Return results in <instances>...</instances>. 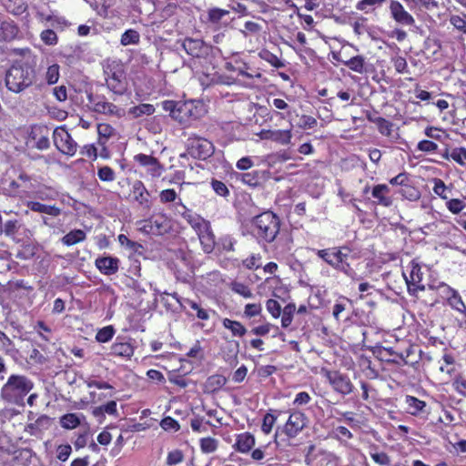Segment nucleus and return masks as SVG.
I'll return each instance as SVG.
<instances>
[{
    "instance_id": "nucleus-32",
    "label": "nucleus",
    "mask_w": 466,
    "mask_h": 466,
    "mask_svg": "<svg viewBox=\"0 0 466 466\" xmlns=\"http://www.w3.org/2000/svg\"><path fill=\"white\" fill-rule=\"evenodd\" d=\"M369 120L377 125V127L381 135L386 137L391 136L393 127L391 122L380 116H376L375 119L369 117Z\"/></svg>"
},
{
    "instance_id": "nucleus-4",
    "label": "nucleus",
    "mask_w": 466,
    "mask_h": 466,
    "mask_svg": "<svg viewBox=\"0 0 466 466\" xmlns=\"http://www.w3.org/2000/svg\"><path fill=\"white\" fill-rule=\"evenodd\" d=\"M35 79V71L27 64L13 65L6 72L5 86L11 92L21 93L29 87Z\"/></svg>"
},
{
    "instance_id": "nucleus-22",
    "label": "nucleus",
    "mask_w": 466,
    "mask_h": 466,
    "mask_svg": "<svg viewBox=\"0 0 466 466\" xmlns=\"http://www.w3.org/2000/svg\"><path fill=\"white\" fill-rule=\"evenodd\" d=\"M197 233L203 246L204 251L210 253L213 250L215 245V236L211 230L210 224L208 223L205 228H201Z\"/></svg>"
},
{
    "instance_id": "nucleus-46",
    "label": "nucleus",
    "mask_w": 466,
    "mask_h": 466,
    "mask_svg": "<svg viewBox=\"0 0 466 466\" xmlns=\"http://www.w3.org/2000/svg\"><path fill=\"white\" fill-rule=\"evenodd\" d=\"M115 334V329L112 326H106L101 329L96 336V339L99 342H107L109 341Z\"/></svg>"
},
{
    "instance_id": "nucleus-19",
    "label": "nucleus",
    "mask_w": 466,
    "mask_h": 466,
    "mask_svg": "<svg viewBox=\"0 0 466 466\" xmlns=\"http://www.w3.org/2000/svg\"><path fill=\"white\" fill-rule=\"evenodd\" d=\"M96 267L104 275H113L117 272L119 259L113 257H100L96 259Z\"/></svg>"
},
{
    "instance_id": "nucleus-63",
    "label": "nucleus",
    "mask_w": 466,
    "mask_h": 466,
    "mask_svg": "<svg viewBox=\"0 0 466 466\" xmlns=\"http://www.w3.org/2000/svg\"><path fill=\"white\" fill-rule=\"evenodd\" d=\"M417 148L422 152H435L438 145L430 140H421L418 143Z\"/></svg>"
},
{
    "instance_id": "nucleus-45",
    "label": "nucleus",
    "mask_w": 466,
    "mask_h": 466,
    "mask_svg": "<svg viewBox=\"0 0 466 466\" xmlns=\"http://www.w3.org/2000/svg\"><path fill=\"white\" fill-rule=\"evenodd\" d=\"M370 458L372 461L380 466H390V457L384 451L370 452Z\"/></svg>"
},
{
    "instance_id": "nucleus-41",
    "label": "nucleus",
    "mask_w": 466,
    "mask_h": 466,
    "mask_svg": "<svg viewBox=\"0 0 466 466\" xmlns=\"http://www.w3.org/2000/svg\"><path fill=\"white\" fill-rule=\"evenodd\" d=\"M149 223L153 226L155 235H160L167 231V220L164 217H151Z\"/></svg>"
},
{
    "instance_id": "nucleus-2",
    "label": "nucleus",
    "mask_w": 466,
    "mask_h": 466,
    "mask_svg": "<svg viewBox=\"0 0 466 466\" xmlns=\"http://www.w3.org/2000/svg\"><path fill=\"white\" fill-rule=\"evenodd\" d=\"M33 387L34 383L25 376L11 375L2 388V396L11 404L25 406V398Z\"/></svg>"
},
{
    "instance_id": "nucleus-50",
    "label": "nucleus",
    "mask_w": 466,
    "mask_h": 466,
    "mask_svg": "<svg viewBox=\"0 0 466 466\" xmlns=\"http://www.w3.org/2000/svg\"><path fill=\"white\" fill-rule=\"evenodd\" d=\"M97 176L100 180L106 182H111L116 178L114 170L107 166L101 167L97 171Z\"/></svg>"
},
{
    "instance_id": "nucleus-64",
    "label": "nucleus",
    "mask_w": 466,
    "mask_h": 466,
    "mask_svg": "<svg viewBox=\"0 0 466 466\" xmlns=\"http://www.w3.org/2000/svg\"><path fill=\"white\" fill-rule=\"evenodd\" d=\"M393 66L398 73H406L408 68L407 61L402 56H396L392 59Z\"/></svg>"
},
{
    "instance_id": "nucleus-58",
    "label": "nucleus",
    "mask_w": 466,
    "mask_h": 466,
    "mask_svg": "<svg viewBox=\"0 0 466 466\" xmlns=\"http://www.w3.org/2000/svg\"><path fill=\"white\" fill-rule=\"evenodd\" d=\"M211 187L218 196L226 197L229 193L228 187L222 181L213 179L211 181Z\"/></svg>"
},
{
    "instance_id": "nucleus-60",
    "label": "nucleus",
    "mask_w": 466,
    "mask_h": 466,
    "mask_svg": "<svg viewBox=\"0 0 466 466\" xmlns=\"http://www.w3.org/2000/svg\"><path fill=\"white\" fill-rule=\"evenodd\" d=\"M72 451V448L69 444H63L57 447V459L61 461H66Z\"/></svg>"
},
{
    "instance_id": "nucleus-52",
    "label": "nucleus",
    "mask_w": 466,
    "mask_h": 466,
    "mask_svg": "<svg viewBox=\"0 0 466 466\" xmlns=\"http://www.w3.org/2000/svg\"><path fill=\"white\" fill-rule=\"evenodd\" d=\"M267 310L271 314V316L275 319L279 318L281 314V306L280 304L272 299H269L266 302Z\"/></svg>"
},
{
    "instance_id": "nucleus-57",
    "label": "nucleus",
    "mask_w": 466,
    "mask_h": 466,
    "mask_svg": "<svg viewBox=\"0 0 466 466\" xmlns=\"http://www.w3.org/2000/svg\"><path fill=\"white\" fill-rule=\"evenodd\" d=\"M46 78L49 85H53L58 81L59 67L57 65H53L47 68Z\"/></svg>"
},
{
    "instance_id": "nucleus-17",
    "label": "nucleus",
    "mask_w": 466,
    "mask_h": 466,
    "mask_svg": "<svg viewBox=\"0 0 466 466\" xmlns=\"http://www.w3.org/2000/svg\"><path fill=\"white\" fill-rule=\"evenodd\" d=\"M256 444L255 437L248 431H245L236 435V441L233 448L239 453H248L252 451Z\"/></svg>"
},
{
    "instance_id": "nucleus-26",
    "label": "nucleus",
    "mask_w": 466,
    "mask_h": 466,
    "mask_svg": "<svg viewBox=\"0 0 466 466\" xmlns=\"http://www.w3.org/2000/svg\"><path fill=\"white\" fill-rule=\"evenodd\" d=\"M86 232L82 229H74L66 234L62 238L61 242L66 246H73L86 239Z\"/></svg>"
},
{
    "instance_id": "nucleus-3",
    "label": "nucleus",
    "mask_w": 466,
    "mask_h": 466,
    "mask_svg": "<svg viewBox=\"0 0 466 466\" xmlns=\"http://www.w3.org/2000/svg\"><path fill=\"white\" fill-rule=\"evenodd\" d=\"M163 108L170 113L173 119L182 125H190L202 114V106L194 101H164Z\"/></svg>"
},
{
    "instance_id": "nucleus-39",
    "label": "nucleus",
    "mask_w": 466,
    "mask_h": 466,
    "mask_svg": "<svg viewBox=\"0 0 466 466\" xmlns=\"http://www.w3.org/2000/svg\"><path fill=\"white\" fill-rule=\"evenodd\" d=\"M295 309L296 307L293 303H289L284 307L281 318V326L283 328H288L291 324Z\"/></svg>"
},
{
    "instance_id": "nucleus-5",
    "label": "nucleus",
    "mask_w": 466,
    "mask_h": 466,
    "mask_svg": "<svg viewBox=\"0 0 466 466\" xmlns=\"http://www.w3.org/2000/svg\"><path fill=\"white\" fill-rule=\"evenodd\" d=\"M87 108L96 114L108 117L121 118L125 116V109L111 102L104 94L86 90Z\"/></svg>"
},
{
    "instance_id": "nucleus-13",
    "label": "nucleus",
    "mask_w": 466,
    "mask_h": 466,
    "mask_svg": "<svg viewBox=\"0 0 466 466\" xmlns=\"http://www.w3.org/2000/svg\"><path fill=\"white\" fill-rule=\"evenodd\" d=\"M106 75V83L110 91L116 95H122L125 92V85L123 83L124 73L122 69L117 66L116 69L107 68L105 70Z\"/></svg>"
},
{
    "instance_id": "nucleus-6",
    "label": "nucleus",
    "mask_w": 466,
    "mask_h": 466,
    "mask_svg": "<svg viewBox=\"0 0 466 466\" xmlns=\"http://www.w3.org/2000/svg\"><path fill=\"white\" fill-rule=\"evenodd\" d=\"M350 248L347 247H333L328 248L324 261L338 271L344 273L352 279H358L356 271L348 262Z\"/></svg>"
},
{
    "instance_id": "nucleus-8",
    "label": "nucleus",
    "mask_w": 466,
    "mask_h": 466,
    "mask_svg": "<svg viewBox=\"0 0 466 466\" xmlns=\"http://www.w3.org/2000/svg\"><path fill=\"white\" fill-rule=\"evenodd\" d=\"M402 275L410 294H415L417 290H424L425 287L420 285L423 273L420 266L415 260H411L407 265L406 271H403Z\"/></svg>"
},
{
    "instance_id": "nucleus-18",
    "label": "nucleus",
    "mask_w": 466,
    "mask_h": 466,
    "mask_svg": "<svg viewBox=\"0 0 466 466\" xmlns=\"http://www.w3.org/2000/svg\"><path fill=\"white\" fill-rule=\"evenodd\" d=\"M328 378L332 384L333 388L342 393V394H348L352 390V384L350 380V379L337 371L334 372H329Z\"/></svg>"
},
{
    "instance_id": "nucleus-14",
    "label": "nucleus",
    "mask_w": 466,
    "mask_h": 466,
    "mask_svg": "<svg viewBox=\"0 0 466 466\" xmlns=\"http://www.w3.org/2000/svg\"><path fill=\"white\" fill-rule=\"evenodd\" d=\"M307 424V418L300 410H294L289 414L284 430L289 437H295Z\"/></svg>"
},
{
    "instance_id": "nucleus-37",
    "label": "nucleus",
    "mask_w": 466,
    "mask_h": 466,
    "mask_svg": "<svg viewBox=\"0 0 466 466\" xmlns=\"http://www.w3.org/2000/svg\"><path fill=\"white\" fill-rule=\"evenodd\" d=\"M199 447L203 453H212L217 451L218 441L212 437H205L199 440Z\"/></svg>"
},
{
    "instance_id": "nucleus-42",
    "label": "nucleus",
    "mask_w": 466,
    "mask_h": 466,
    "mask_svg": "<svg viewBox=\"0 0 466 466\" xmlns=\"http://www.w3.org/2000/svg\"><path fill=\"white\" fill-rule=\"evenodd\" d=\"M184 453L179 449H175L167 453L166 464L168 466L177 465L184 461Z\"/></svg>"
},
{
    "instance_id": "nucleus-38",
    "label": "nucleus",
    "mask_w": 466,
    "mask_h": 466,
    "mask_svg": "<svg viewBox=\"0 0 466 466\" xmlns=\"http://www.w3.org/2000/svg\"><path fill=\"white\" fill-rule=\"evenodd\" d=\"M20 228V224L17 219H10L3 224L2 227V235H5L9 238H14V236L17 233Z\"/></svg>"
},
{
    "instance_id": "nucleus-44",
    "label": "nucleus",
    "mask_w": 466,
    "mask_h": 466,
    "mask_svg": "<svg viewBox=\"0 0 466 466\" xmlns=\"http://www.w3.org/2000/svg\"><path fill=\"white\" fill-rule=\"evenodd\" d=\"M228 10L214 7L208 10V20L211 23L218 24L225 15H228Z\"/></svg>"
},
{
    "instance_id": "nucleus-51",
    "label": "nucleus",
    "mask_w": 466,
    "mask_h": 466,
    "mask_svg": "<svg viewBox=\"0 0 466 466\" xmlns=\"http://www.w3.org/2000/svg\"><path fill=\"white\" fill-rule=\"evenodd\" d=\"M317 119L311 116L303 115L300 116L298 127L301 129L313 128L317 126Z\"/></svg>"
},
{
    "instance_id": "nucleus-54",
    "label": "nucleus",
    "mask_w": 466,
    "mask_h": 466,
    "mask_svg": "<svg viewBox=\"0 0 466 466\" xmlns=\"http://www.w3.org/2000/svg\"><path fill=\"white\" fill-rule=\"evenodd\" d=\"M160 426L163 430L171 431H177L180 429L178 422L171 417L162 419Z\"/></svg>"
},
{
    "instance_id": "nucleus-20",
    "label": "nucleus",
    "mask_w": 466,
    "mask_h": 466,
    "mask_svg": "<svg viewBox=\"0 0 466 466\" xmlns=\"http://www.w3.org/2000/svg\"><path fill=\"white\" fill-rule=\"evenodd\" d=\"M19 28L12 20L0 22V42H11L17 37Z\"/></svg>"
},
{
    "instance_id": "nucleus-21",
    "label": "nucleus",
    "mask_w": 466,
    "mask_h": 466,
    "mask_svg": "<svg viewBox=\"0 0 466 466\" xmlns=\"http://www.w3.org/2000/svg\"><path fill=\"white\" fill-rule=\"evenodd\" d=\"M53 420H54L52 418L46 415H41L34 422L27 424L26 431L31 435H38L43 431L49 430L52 426Z\"/></svg>"
},
{
    "instance_id": "nucleus-33",
    "label": "nucleus",
    "mask_w": 466,
    "mask_h": 466,
    "mask_svg": "<svg viewBox=\"0 0 466 466\" xmlns=\"http://www.w3.org/2000/svg\"><path fill=\"white\" fill-rule=\"evenodd\" d=\"M140 41V35L135 29H127L126 30L120 38V44L124 46L129 45H137Z\"/></svg>"
},
{
    "instance_id": "nucleus-34",
    "label": "nucleus",
    "mask_w": 466,
    "mask_h": 466,
    "mask_svg": "<svg viewBox=\"0 0 466 466\" xmlns=\"http://www.w3.org/2000/svg\"><path fill=\"white\" fill-rule=\"evenodd\" d=\"M223 326L229 329L234 336L242 337L246 334L247 329L238 321L225 319Z\"/></svg>"
},
{
    "instance_id": "nucleus-31",
    "label": "nucleus",
    "mask_w": 466,
    "mask_h": 466,
    "mask_svg": "<svg viewBox=\"0 0 466 466\" xmlns=\"http://www.w3.org/2000/svg\"><path fill=\"white\" fill-rule=\"evenodd\" d=\"M341 63L356 73L362 74L364 72L365 58L361 56H353L349 60L341 61Z\"/></svg>"
},
{
    "instance_id": "nucleus-16",
    "label": "nucleus",
    "mask_w": 466,
    "mask_h": 466,
    "mask_svg": "<svg viewBox=\"0 0 466 466\" xmlns=\"http://www.w3.org/2000/svg\"><path fill=\"white\" fill-rule=\"evenodd\" d=\"M258 136L260 139L263 140H271L277 142L282 146H287L290 144L292 138V133L290 129L287 130H270V129H263L261 130Z\"/></svg>"
},
{
    "instance_id": "nucleus-28",
    "label": "nucleus",
    "mask_w": 466,
    "mask_h": 466,
    "mask_svg": "<svg viewBox=\"0 0 466 466\" xmlns=\"http://www.w3.org/2000/svg\"><path fill=\"white\" fill-rule=\"evenodd\" d=\"M134 349L128 342H116L111 346V354L119 357H130Z\"/></svg>"
},
{
    "instance_id": "nucleus-1",
    "label": "nucleus",
    "mask_w": 466,
    "mask_h": 466,
    "mask_svg": "<svg viewBox=\"0 0 466 466\" xmlns=\"http://www.w3.org/2000/svg\"><path fill=\"white\" fill-rule=\"evenodd\" d=\"M280 228L279 218L271 211L263 212L252 218V234L260 241L273 242Z\"/></svg>"
},
{
    "instance_id": "nucleus-12",
    "label": "nucleus",
    "mask_w": 466,
    "mask_h": 466,
    "mask_svg": "<svg viewBox=\"0 0 466 466\" xmlns=\"http://www.w3.org/2000/svg\"><path fill=\"white\" fill-rule=\"evenodd\" d=\"M132 199L138 204V206L148 211L152 206L150 199V193L146 188L144 183L140 180H136L132 185L131 194Z\"/></svg>"
},
{
    "instance_id": "nucleus-23",
    "label": "nucleus",
    "mask_w": 466,
    "mask_h": 466,
    "mask_svg": "<svg viewBox=\"0 0 466 466\" xmlns=\"http://www.w3.org/2000/svg\"><path fill=\"white\" fill-rule=\"evenodd\" d=\"M389 192L390 188L387 185L379 184L373 187L371 194L372 197L377 199V203L379 205L390 207L392 204V199L390 197H387Z\"/></svg>"
},
{
    "instance_id": "nucleus-25",
    "label": "nucleus",
    "mask_w": 466,
    "mask_h": 466,
    "mask_svg": "<svg viewBox=\"0 0 466 466\" xmlns=\"http://www.w3.org/2000/svg\"><path fill=\"white\" fill-rule=\"evenodd\" d=\"M27 207L32 211L47 214L53 217H57L61 214V209L59 208L56 206H47L40 202H28Z\"/></svg>"
},
{
    "instance_id": "nucleus-27",
    "label": "nucleus",
    "mask_w": 466,
    "mask_h": 466,
    "mask_svg": "<svg viewBox=\"0 0 466 466\" xmlns=\"http://www.w3.org/2000/svg\"><path fill=\"white\" fill-rule=\"evenodd\" d=\"M227 382L225 376L220 374H214L209 376L205 382V389L208 392H214L221 389Z\"/></svg>"
},
{
    "instance_id": "nucleus-49",
    "label": "nucleus",
    "mask_w": 466,
    "mask_h": 466,
    "mask_svg": "<svg viewBox=\"0 0 466 466\" xmlns=\"http://www.w3.org/2000/svg\"><path fill=\"white\" fill-rule=\"evenodd\" d=\"M41 40L48 46H55L58 42V37L52 29H46L40 34Z\"/></svg>"
},
{
    "instance_id": "nucleus-43",
    "label": "nucleus",
    "mask_w": 466,
    "mask_h": 466,
    "mask_svg": "<svg viewBox=\"0 0 466 466\" xmlns=\"http://www.w3.org/2000/svg\"><path fill=\"white\" fill-rule=\"evenodd\" d=\"M449 21L456 30L462 33L463 35H466V15H464L463 17L457 15H452Z\"/></svg>"
},
{
    "instance_id": "nucleus-30",
    "label": "nucleus",
    "mask_w": 466,
    "mask_h": 466,
    "mask_svg": "<svg viewBox=\"0 0 466 466\" xmlns=\"http://www.w3.org/2000/svg\"><path fill=\"white\" fill-rule=\"evenodd\" d=\"M439 288L443 289V292L448 297L450 303L457 309L460 310V308L458 307L459 304L462 307H465L461 296L455 289H451L446 284H441Z\"/></svg>"
},
{
    "instance_id": "nucleus-35",
    "label": "nucleus",
    "mask_w": 466,
    "mask_h": 466,
    "mask_svg": "<svg viewBox=\"0 0 466 466\" xmlns=\"http://www.w3.org/2000/svg\"><path fill=\"white\" fill-rule=\"evenodd\" d=\"M155 112V107L151 104H140L138 106H133L129 109L128 113L133 116V117H140L144 115L150 116Z\"/></svg>"
},
{
    "instance_id": "nucleus-59",
    "label": "nucleus",
    "mask_w": 466,
    "mask_h": 466,
    "mask_svg": "<svg viewBox=\"0 0 466 466\" xmlns=\"http://www.w3.org/2000/svg\"><path fill=\"white\" fill-rule=\"evenodd\" d=\"M465 207V204L458 198H452L447 202L448 209L453 214H459Z\"/></svg>"
},
{
    "instance_id": "nucleus-47",
    "label": "nucleus",
    "mask_w": 466,
    "mask_h": 466,
    "mask_svg": "<svg viewBox=\"0 0 466 466\" xmlns=\"http://www.w3.org/2000/svg\"><path fill=\"white\" fill-rule=\"evenodd\" d=\"M231 289L235 292L239 294L240 296L244 298H251L253 296L251 290L249 288L241 282H232L231 283Z\"/></svg>"
},
{
    "instance_id": "nucleus-11",
    "label": "nucleus",
    "mask_w": 466,
    "mask_h": 466,
    "mask_svg": "<svg viewBox=\"0 0 466 466\" xmlns=\"http://www.w3.org/2000/svg\"><path fill=\"white\" fill-rule=\"evenodd\" d=\"M391 18L399 25L412 26L415 25L414 17L397 0H390L389 5Z\"/></svg>"
},
{
    "instance_id": "nucleus-55",
    "label": "nucleus",
    "mask_w": 466,
    "mask_h": 466,
    "mask_svg": "<svg viewBox=\"0 0 466 466\" xmlns=\"http://www.w3.org/2000/svg\"><path fill=\"white\" fill-rule=\"evenodd\" d=\"M262 311V307L259 303H248L245 306L244 314L248 318H252L259 315Z\"/></svg>"
},
{
    "instance_id": "nucleus-62",
    "label": "nucleus",
    "mask_w": 466,
    "mask_h": 466,
    "mask_svg": "<svg viewBox=\"0 0 466 466\" xmlns=\"http://www.w3.org/2000/svg\"><path fill=\"white\" fill-rule=\"evenodd\" d=\"M159 198L162 203L173 202L177 198V193L174 189H164L159 194Z\"/></svg>"
},
{
    "instance_id": "nucleus-7",
    "label": "nucleus",
    "mask_w": 466,
    "mask_h": 466,
    "mask_svg": "<svg viewBox=\"0 0 466 466\" xmlns=\"http://www.w3.org/2000/svg\"><path fill=\"white\" fill-rule=\"evenodd\" d=\"M187 152L194 158L205 160L214 154V145L211 141L191 135L187 141Z\"/></svg>"
},
{
    "instance_id": "nucleus-36",
    "label": "nucleus",
    "mask_w": 466,
    "mask_h": 466,
    "mask_svg": "<svg viewBox=\"0 0 466 466\" xmlns=\"http://www.w3.org/2000/svg\"><path fill=\"white\" fill-rule=\"evenodd\" d=\"M399 193L410 201H416L420 198V190L409 182L400 189Z\"/></svg>"
},
{
    "instance_id": "nucleus-15",
    "label": "nucleus",
    "mask_w": 466,
    "mask_h": 466,
    "mask_svg": "<svg viewBox=\"0 0 466 466\" xmlns=\"http://www.w3.org/2000/svg\"><path fill=\"white\" fill-rule=\"evenodd\" d=\"M29 139L35 142V148L46 150L50 147L49 129L46 126H34L29 133Z\"/></svg>"
},
{
    "instance_id": "nucleus-29",
    "label": "nucleus",
    "mask_w": 466,
    "mask_h": 466,
    "mask_svg": "<svg viewBox=\"0 0 466 466\" xmlns=\"http://www.w3.org/2000/svg\"><path fill=\"white\" fill-rule=\"evenodd\" d=\"M81 418L75 413H66L60 418V424L66 430H74L80 425Z\"/></svg>"
},
{
    "instance_id": "nucleus-10",
    "label": "nucleus",
    "mask_w": 466,
    "mask_h": 466,
    "mask_svg": "<svg viewBox=\"0 0 466 466\" xmlns=\"http://www.w3.org/2000/svg\"><path fill=\"white\" fill-rule=\"evenodd\" d=\"M181 47L192 57H205L208 55L210 47L202 39L186 37L181 40Z\"/></svg>"
},
{
    "instance_id": "nucleus-53",
    "label": "nucleus",
    "mask_w": 466,
    "mask_h": 466,
    "mask_svg": "<svg viewBox=\"0 0 466 466\" xmlns=\"http://www.w3.org/2000/svg\"><path fill=\"white\" fill-rule=\"evenodd\" d=\"M57 195V192L50 187H40L36 191V197L42 200L55 199Z\"/></svg>"
},
{
    "instance_id": "nucleus-9",
    "label": "nucleus",
    "mask_w": 466,
    "mask_h": 466,
    "mask_svg": "<svg viewBox=\"0 0 466 466\" xmlns=\"http://www.w3.org/2000/svg\"><path fill=\"white\" fill-rule=\"evenodd\" d=\"M56 147L63 154L74 156L77 150V144L71 135L64 128L57 127L53 132Z\"/></svg>"
},
{
    "instance_id": "nucleus-24",
    "label": "nucleus",
    "mask_w": 466,
    "mask_h": 466,
    "mask_svg": "<svg viewBox=\"0 0 466 466\" xmlns=\"http://www.w3.org/2000/svg\"><path fill=\"white\" fill-rule=\"evenodd\" d=\"M185 211L182 213V217L190 224V226L198 232L201 228H205L206 225L209 223L205 220L200 216L193 213L191 210L187 209L185 206H183Z\"/></svg>"
},
{
    "instance_id": "nucleus-40",
    "label": "nucleus",
    "mask_w": 466,
    "mask_h": 466,
    "mask_svg": "<svg viewBox=\"0 0 466 466\" xmlns=\"http://www.w3.org/2000/svg\"><path fill=\"white\" fill-rule=\"evenodd\" d=\"M259 56L276 68H282L285 66L283 61H281L276 55L268 50L261 51L259 53Z\"/></svg>"
},
{
    "instance_id": "nucleus-61",
    "label": "nucleus",
    "mask_w": 466,
    "mask_h": 466,
    "mask_svg": "<svg viewBox=\"0 0 466 466\" xmlns=\"http://www.w3.org/2000/svg\"><path fill=\"white\" fill-rule=\"evenodd\" d=\"M386 0H361L357 4L356 8L360 11L367 12L368 7L381 5Z\"/></svg>"
},
{
    "instance_id": "nucleus-56",
    "label": "nucleus",
    "mask_w": 466,
    "mask_h": 466,
    "mask_svg": "<svg viewBox=\"0 0 466 466\" xmlns=\"http://www.w3.org/2000/svg\"><path fill=\"white\" fill-rule=\"evenodd\" d=\"M451 158L453 159L458 164H460L461 166H463L465 164L464 160H466V148L465 147L454 148L451 152Z\"/></svg>"
},
{
    "instance_id": "nucleus-48",
    "label": "nucleus",
    "mask_w": 466,
    "mask_h": 466,
    "mask_svg": "<svg viewBox=\"0 0 466 466\" xmlns=\"http://www.w3.org/2000/svg\"><path fill=\"white\" fill-rule=\"evenodd\" d=\"M186 304L193 310L196 311V315L199 319L207 320L209 318L208 312L202 309L196 301L187 299Z\"/></svg>"
}]
</instances>
